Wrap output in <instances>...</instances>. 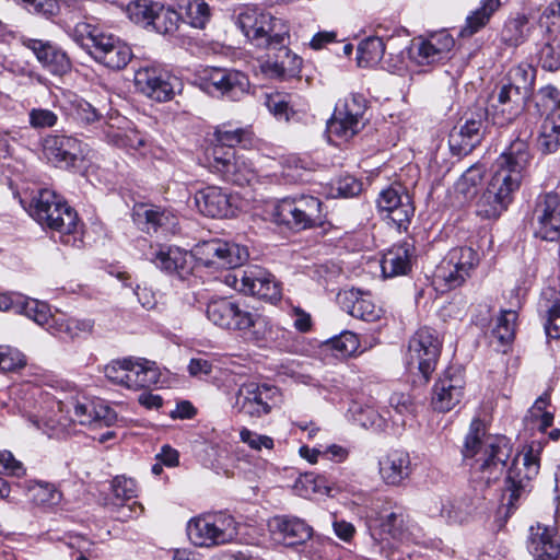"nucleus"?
<instances>
[{"label":"nucleus","instance_id":"bf43d9fd","mask_svg":"<svg viewBox=\"0 0 560 560\" xmlns=\"http://www.w3.org/2000/svg\"><path fill=\"white\" fill-rule=\"evenodd\" d=\"M186 15L192 27L202 30L210 19L209 5L202 0H189Z\"/></svg>","mask_w":560,"mask_h":560},{"label":"nucleus","instance_id":"f03ea898","mask_svg":"<svg viewBox=\"0 0 560 560\" xmlns=\"http://www.w3.org/2000/svg\"><path fill=\"white\" fill-rule=\"evenodd\" d=\"M30 213L40 225L59 233L61 243L73 247L82 244L77 212L55 191L40 189L32 199Z\"/></svg>","mask_w":560,"mask_h":560},{"label":"nucleus","instance_id":"6e6552de","mask_svg":"<svg viewBox=\"0 0 560 560\" xmlns=\"http://www.w3.org/2000/svg\"><path fill=\"white\" fill-rule=\"evenodd\" d=\"M192 254L200 265L215 270L236 269L249 258L246 246L220 238L197 244Z\"/></svg>","mask_w":560,"mask_h":560},{"label":"nucleus","instance_id":"13d9d810","mask_svg":"<svg viewBox=\"0 0 560 560\" xmlns=\"http://www.w3.org/2000/svg\"><path fill=\"white\" fill-rule=\"evenodd\" d=\"M336 108L339 110V116L348 117L360 125L366 109L365 98L360 94H354L339 103Z\"/></svg>","mask_w":560,"mask_h":560},{"label":"nucleus","instance_id":"c85d7f7f","mask_svg":"<svg viewBox=\"0 0 560 560\" xmlns=\"http://www.w3.org/2000/svg\"><path fill=\"white\" fill-rule=\"evenodd\" d=\"M145 257L159 269L170 275H182L188 269V253L176 246L151 245Z\"/></svg>","mask_w":560,"mask_h":560},{"label":"nucleus","instance_id":"c756f323","mask_svg":"<svg viewBox=\"0 0 560 560\" xmlns=\"http://www.w3.org/2000/svg\"><path fill=\"white\" fill-rule=\"evenodd\" d=\"M340 303L348 314L365 322H376L383 314V310L373 302L371 294L358 289L345 291L340 295Z\"/></svg>","mask_w":560,"mask_h":560},{"label":"nucleus","instance_id":"4468645a","mask_svg":"<svg viewBox=\"0 0 560 560\" xmlns=\"http://www.w3.org/2000/svg\"><path fill=\"white\" fill-rule=\"evenodd\" d=\"M96 61L110 69L125 68L132 58L131 48L116 37H74Z\"/></svg>","mask_w":560,"mask_h":560},{"label":"nucleus","instance_id":"f3484780","mask_svg":"<svg viewBox=\"0 0 560 560\" xmlns=\"http://www.w3.org/2000/svg\"><path fill=\"white\" fill-rule=\"evenodd\" d=\"M376 206L398 229H406L415 213L410 195L397 183L381 190Z\"/></svg>","mask_w":560,"mask_h":560},{"label":"nucleus","instance_id":"3c124183","mask_svg":"<svg viewBox=\"0 0 560 560\" xmlns=\"http://www.w3.org/2000/svg\"><path fill=\"white\" fill-rule=\"evenodd\" d=\"M549 406L550 397L549 395L545 394L537 398L529 409V415L532 419L537 423L538 430L540 432H546V430H548V428H550L553 422V412L549 410Z\"/></svg>","mask_w":560,"mask_h":560},{"label":"nucleus","instance_id":"f8f14e48","mask_svg":"<svg viewBox=\"0 0 560 560\" xmlns=\"http://www.w3.org/2000/svg\"><path fill=\"white\" fill-rule=\"evenodd\" d=\"M248 39L250 45H254L253 40L265 43L268 59L261 63V71L267 77L283 80L300 71L302 60L283 43L284 37H248Z\"/></svg>","mask_w":560,"mask_h":560},{"label":"nucleus","instance_id":"69168bd1","mask_svg":"<svg viewBox=\"0 0 560 560\" xmlns=\"http://www.w3.org/2000/svg\"><path fill=\"white\" fill-rule=\"evenodd\" d=\"M539 26L548 35L560 34V0L552 1L539 18Z\"/></svg>","mask_w":560,"mask_h":560},{"label":"nucleus","instance_id":"5fc2aeb1","mask_svg":"<svg viewBox=\"0 0 560 560\" xmlns=\"http://www.w3.org/2000/svg\"><path fill=\"white\" fill-rule=\"evenodd\" d=\"M328 346L334 354L339 358H346L353 354L359 348V339L351 331H342L339 336L331 338Z\"/></svg>","mask_w":560,"mask_h":560},{"label":"nucleus","instance_id":"79ce46f5","mask_svg":"<svg viewBox=\"0 0 560 560\" xmlns=\"http://www.w3.org/2000/svg\"><path fill=\"white\" fill-rule=\"evenodd\" d=\"M385 51L383 37H364L357 48V60L360 67L377 63Z\"/></svg>","mask_w":560,"mask_h":560},{"label":"nucleus","instance_id":"a18cd8bd","mask_svg":"<svg viewBox=\"0 0 560 560\" xmlns=\"http://www.w3.org/2000/svg\"><path fill=\"white\" fill-rule=\"evenodd\" d=\"M447 258H450V264H452V266H455L460 271L467 272L469 277L471 276V271L480 261L479 254L470 246H462L451 249L447 254Z\"/></svg>","mask_w":560,"mask_h":560},{"label":"nucleus","instance_id":"ddd939ff","mask_svg":"<svg viewBox=\"0 0 560 560\" xmlns=\"http://www.w3.org/2000/svg\"><path fill=\"white\" fill-rule=\"evenodd\" d=\"M535 442H532L528 446V451L523 456V467L525 469L522 474V469L514 462L512 467L509 469L506 477V487L502 494V506L506 509V515L517 508L518 500L527 492L529 481L538 474L539 459L535 452Z\"/></svg>","mask_w":560,"mask_h":560},{"label":"nucleus","instance_id":"7c9ffc66","mask_svg":"<svg viewBox=\"0 0 560 560\" xmlns=\"http://www.w3.org/2000/svg\"><path fill=\"white\" fill-rule=\"evenodd\" d=\"M133 221L147 233H156L159 230L174 233L178 223L171 211L144 205L135 207Z\"/></svg>","mask_w":560,"mask_h":560},{"label":"nucleus","instance_id":"dca6fc26","mask_svg":"<svg viewBox=\"0 0 560 560\" xmlns=\"http://www.w3.org/2000/svg\"><path fill=\"white\" fill-rule=\"evenodd\" d=\"M201 80L202 88L208 93L215 96H226L232 101L238 100L249 88L247 75L241 71L232 69H206Z\"/></svg>","mask_w":560,"mask_h":560},{"label":"nucleus","instance_id":"b1692460","mask_svg":"<svg viewBox=\"0 0 560 560\" xmlns=\"http://www.w3.org/2000/svg\"><path fill=\"white\" fill-rule=\"evenodd\" d=\"M413 466L405 450H390L378 460V474L387 486H402L412 475Z\"/></svg>","mask_w":560,"mask_h":560},{"label":"nucleus","instance_id":"20e7f679","mask_svg":"<svg viewBox=\"0 0 560 560\" xmlns=\"http://www.w3.org/2000/svg\"><path fill=\"white\" fill-rule=\"evenodd\" d=\"M532 160L529 144L525 140L515 139L494 161L493 174L488 185L513 201L528 173Z\"/></svg>","mask_w":560,"mask_h":560},{"label":"nucleus","instance_id":"c03bdc74","mask_svg":"<svg viewBox=\"0 0 560 560\" xmlns=\"http://www.w3.org/2000/svg\"><path fill=\"white\" fill-rule=\"evenodd\" d=\"M179 22L180 16L175 10L159 3L151 26L160 35H172L178 30Z\"/></svg>","mask_w":560,"mask_h":560},{"label":"nucleus","instance_id":"de8ad7c7","mask_svg":"<svg viewBox=\"0 0 560 560\" xmlns=\"http://www.w3.org/2000/svg\"><path fill=\"white\" fill-rule=\"evenodd\" d=\"M485 175L483 165L475 164L470 166L457 180L456 191L463 195L465 199H470L476 195L477 187Z\"/></svg>","mask_w":560,"mask_h":560},{"label":"nucleus","instance_id":"1a4fd4ad","mask_svg":"<svg viewBox=\"0 0 560 560\" xmlns=\"http://www.w3.org/2000/svg\"><path fill=\"white\" fill-rule=\"evenodd\" d=\"M441 348L442 341L436 330L429 327L418 329L408 343V368L417 370L428 381L436 368Z\"/></svg>","mask_w":560,"mask_h":560},{"label":"nucleus","instance_id":"2eb2a0df","mask_svg":"<svg viewBox=\"0 0 560 560\" xmlns=\"http://www.w3.org/2000/svg\"><path fill=\"white\" fill-rule=\"evenodd\" d=\"M278 394V388L268 384H243L237 389L234 409L244 416L260 418L271 411Z\"/></svg>","mask_w":560,"mask_h":560},{"label":"nucleus","instance_id":"cd10ccee","mask_svg":"<svg viewBox=\"0 0 560 560\" xmlns=\"http://www.w3.org/2000/svg\"><path fill=\"white\" fill-rule=\"evenodd\" d=\"M483 120L482 116L478 118H468L464 125L455 127L448 137V145L453 154L467 155L482 139Z\"/></svg>","mask_w":560,"mask_h":560},{"label":"nucleus","instance_id":"e2e57ef3","mask_svg":"<svg viewBox=\"0 0 560 560\" xmlns=\"http://www.w3.org/2000/svg\"><path fill=\"white\" fill-rule=\"evenodd\" d=\"M108 139L117 147L129 148L133 150H139L140 148L145 145V137L142 136L137 130H127L125 132H120L119 130L112 131L108 133Z\"/></svg>","mask_w":560,"mask_h":560},{"label":"nucleus","instance_id":"c9c22d12","mask_svg":"<svg viewBox=\"0 0 560 560\" xmlns=\"http://www.w3.org/2000/svg\"><path fill=\"white\" fill-rule=\"evenodd\" d=\"M412 246L409 243L394 245L381 259L382 273L385 278L407 275L411 269Z\"/></svg>","mask_w":560,"mask_h":560},{"label":"nucleus","instance_id":"4be33fe9","mask_svg":"<svg viewBox=\"0 0 560 560\" xmlns=\"http://www.w3.org/2000/svg\"><path fill=\"white\" fill-rule=\"evenodd\" d=\"M135 85L140 93L156 102H167L174 96V88L170 77L154 67L137 70Z\"/></svg>","mask_w":560,"mask_h":560},{"label":"nucleus","instance_id":"774afa93","mask_svg":"<svg viewBox=\"0 0 560 560\" xmlns=\"http://www.w3.org/2000/svg\"><path fill=\"white\" fill-rule=\"evenodd\" d=\"M381 528L394 539H402L406 520L401 511L390 512L381 520Z\"/></svg>","mask_w":560,"mask_h":560},{"label":"nucleus","instance_id":"72a5a7b5","mask_svg":"<svg viewBox=\"0 0 560 560\" xmlns=\"http://www.w3.org/2000/svg\"><path fill=\"white\" fill-rule=\"evenodd\" d=\"M160 372L155 362L143 358H129L125 387L132 390L148 388L158 384Z\"/></svg>","mask_w":560,"mask_h":560},{"label":"nucleus","instance_id":"f257e3e1","mask_svg":"<svg viewBox=\"0 0 560 560\" xmlns=\"http://www.w3.org/2000/svg\"><path fill=\"white\" fill-rule=\"evenodd\" d=\"M512 447L504 436H485L482 422L475 419L465 439L463 455L475 458L470 465L480 479L489 485L504 471Z\"/></svg>","mask_w":560,"mask_h":560},{"label":"nucleus","instance_id":"37998d69","mask_svg":"<svg viewBox=\"0 0 560 560\" xmlns=\"http://www.w3.org/2000/svg\"><path fill=\"white\" fill-rule=\"evenodd\" d=\"M517 313L513 310L501 311L492 329V336L502 345H510L515 337Z\"/></svg>","mask_w":560,"mask_h":560},{"label":"nucleus","instance_id":"ea45409f","mask_svg":"<svg viewBox=\"0 0 560 560\" xmlns=\"http://www.w3.org/2000/svg\"><path fill=\"white\" fill-rule=\"evenodd\" d=\"M252 141V132L245 128H228L222 126L214 131V142L209 148L220 147L223 151L235 150V145H246Z\"/></svg>","mask_w":560,"mask_h":560},{"label":"nucleus","instance_id":"052dcab7","mask_svg":"<svg viewBox=\"0 0 560 560\" xmlns=\"http://www.w3.org/2000/svg\"><path fill=\"white\" fill-rule=\"evenodd\" d=\"M30 491L33 501L38 505H55L61 499V493L55 486L47 482H37Z\"/></svg>","mask_w":560,"mask_h":560},{"label":"nucleus","instance_id":"6e6d98bb","mask_svg":"<svg viewBox=\"0 0 560 560\" xmlns=\"http://www.w3.org/2000/svg\"><path fill=\"white\" fill-rule=\"evenodd\" d=\"M535 105L540 115H547L560 105V90L552 84H547L537 90Z\"/></svg>","mask_w":560,"mask_h":560},{"label":"nucleus","instance_id":"0eeeda50","mask_svg":"<svg viewBox=\"0 0 560 560\" xmlns=\"http://www.w3.org/2000/svg\"><path fill=\"white\" fill-rule=\"evenodd\" d=\"M206 156L211 172L228 183L245 186L256 179L257 175L253 163L237 150L223 151L220 147L208 148Z\"/></svg>","mask_w":560,"mask_h":560},{"label":"nucleus","instance_id":"39448f33","mask_svg":"<svg viewBox=\"0 0 560 560\" xmlns=\"http://www.w3.org/2000/svg\"><path fill=\"white\" fill-rule=\"evenodd\" d=\"M273 217L278 223L291 229L306 230L322 225L325 214L317 197L299 195L281 199L275 208Z\"/></svg>","mask_w":560,"mask_h":560},{"label":"nucleus","instance_id":"bb28decb","mask_svg":"<svg viewBox=\"0 0 560 560\" xmlns=\"http://www.w3.org/2000/svg\"><path fill=\"white\" fill-rule=\"evenodd\" d=\"M453 45V37H413L409 56L418 65H431L445 58Z\"/></svg>","mask_w":560,"mask_h":560},{"label":"nucleus","instance_id":"a878e982","mask_svg":"<svg viewBox=\"0 0 560 560\" xmlns=\"http://www.w3.org/2000/svg\"><path fill=\"white\" fill-rule=\"evenodd\" d=\"M527 548L537 560H557L560 556V537L552 526H530Z\"/></svg>","mask_w":560,"mask_h":560},{"label":"nucleus","instance_id":"a211bd4d","mask_svg":"<svg viewBox=\"0 0 560 560\" xmlns=\"http://www.w3.org/2000/svg\"><path fill=\"white\" fill-rule=\"evenodd\" d=\"M236 25L244 35H289L284 20L256 5H244L236 16Z\"/></svg>","mask_w":560,"mask_h":560},{"label":"nucleus","instance_id":"8fccbe9b","mask_svg":"<svg viewBox=\"0 0 560 560\" xmlns=\"http://www.w3.org/2000/svg\"><path fill=\"white\" fill-rule=\"evenodd\" d=\"M467 278H469L468 273L460 271L455 266H452L447 256L438 267L435 272V279L450 290L460 287Z\"/></svg>","mask_w":560,"mask_h":560},{"label":"nucleus","instance_id":"09e8293b","mask_svg":"<svg viewBox=\"0 0 560 560\" xmlns=\"http://www.w3.org/2000/svg\"><path fill=\"white\" fill-rule=\"evenodd\" d=\"M389 406L397 415V417L392 416V421L397 427L405 425L406 418L413 416L416 411V405L407 393H393L389 397Z\"/></svg>","mask_w":560,"mask_h":560},{"label":"nucleus","instance_id":"0e129e2a","mask_svg":"<svg viewBox=\"0 0 560 560\" xmlns=\"http://www.w3.org/2000/svg\"><path fill=\"white\" fill-rule=\"evenodd\" d=\"M24 354L10 346H0V372H12L24 368Z\"/></svg>","mask_w":560,"mask_h":560},{"label":"nucleus","instance_id":"f704fd0d","mask_svg":"<svg viewBox=\"0 0 560 560\" xmlns=\"http://www.w3.org/2000/svg\"><path fill=\"white\" fill-rule=\"evenodd\" d=\"M24 45L32 49L37 60L54 73L65 72L70 67V61L66 52L52 46L48 42L38 38L28 37Z\"/></svg>","mask_w":560,"mask_h":560},{"label":"nucleus","instance_id":"a19ab883","mask_svg":"<svg viewBox=\"0 0 560 560\" xmlns=\"http://www.w3.org/2000/svg\"><path fill=\"white\" fill-rule=\"evenodd\" d=\"M15 313L25 315L27 318L34 320L37 325L45 327L46 329L51 323V318L55 316L50 314L48 304L35 299L26 298L23 294H21V300L19 301Z\"/></svg>","mask_w":560,"mask_h":560},{"label":"nucleus","instance_id":"9b49d317","mask_svg":"<svg viewBox=\"0 0 560 560\" xmlns=\"http://www.w3.org/2000/svg\"><path fill=\"white\" fill-rule=\"evenodd\" d=\"M526 96L515 83L502 84L489 97L487 116L493 125L504 127L514 122L524 112Z\"/></svg>","mask_w":560,"mask_h":560},{"label":"nucleus","instance_id":"393cba45","mask_svg":"<svg viewBox=\"0 0 560 560\" xmlns=\"http://www.w3.org/2000/svg\"><path fill=\"white\" fill-rule=\"evenodd\" d=\"M46 158L60 167L73 166L83 155L82 143L70 136L51 135L44 140Z\"/></svg>","mask_w":560,"mask_h":560},{"label":"nucleus","instance_id":"5701e85b","mask_svg":"<svg viewBox=\"0 0 560 560\" xmlns=\"http://www.w3.org/2000/svg\"><path fill=\"white\" fill-rule=\"evenodd\" d=\"M198 210L210 218H230L236 212L233 197L217 186H209L195 194Z\"/></svg>","mask_w":560,"mask_h":560},{"label":"nucleus","instance_id":"aec40b11","mask_svg":"<svg viewBox=\"0 0 560 560\" xmlns=\"http://www.w3.org/2000/svg\"><path fill=\"white\" fill-rule=\"evenodd\" d=\"M465 378L460 369L450 368L434 384L431 404L434 410L447 412L457 406L464 396Z\"/></svg>","mask_w":560,"mask_h":560},{"label":"nucleus","instance_id":"6ab92c4d","mask_svg":"<svg viewBox=\"0 0 560 560\" xmlns=\"http://www.w3.org/2000/svg\"><path fill=\"white\" fill-rule=\"evenodd\" d=\"M70 421L81 425L102 428L112 427L118 421L117 412L103 400L81 398L67 405Z\"/></svg>","mask_w":560,"mask_h":560},{"label":"nucleus","instance_id":"e433bc0d","mask_svg":"<svg viewBox=\"0 0 560 560\" xmlns=\"http://www.w3.org/2000/svg\"><path fill=\"white\" fill-rule=\"evenodd\" d=\"M112 491L114 497L118 503H114V505L118 506L119 510V520L126 521L129 517H132L133 514L138 515L142 512V506L137 502H133L131 505L125 508L124 502L129 501L137 497L138 487L133 479L126 478L124 476H117L112 481Z\"/></svg>","mask_w":560,"mask_h":560},{"label":"nucleus","instance_id":"473e14b6","mask_svg":"<svg viewBox=\"0 0 560 560\" xmlns=\"http://www.w3.org/2000/svg\"><path fill=\"white\" fill-rule=\"evenodd\" d=\"M269 527L288 546L304 544L312 537V528L298 517H273Z\"/></svg>","mask_w":560,"mask_h":560},{"label":"nucleus","instance_id":"864d4df0","mask_svg":"<svg viewBox=\"0 0 560 560\" xmlns=\"http://www.w3.org/2000/svg\"><path fill=\"white\" fill-rule=\"evenodd\" d=\"M537 145L544 154L558 151L560 148V128L553 125L552 121H544Z\"/></svg>","mask_w":560,"mask_h":560},{"label":"nucleus","instance_id":"58836bf2","mask_svg":"<svg viewBox=\"0 0 560 560\" xmlns=\"http://www.w3.org/2000/svg\"><path fill=\"white\" fill-rule=\"evenodd\" d=\"M501 4V0H481L479 7L467 15L465 26L459 35H474L481 32Z\"/></svg>","mask_w":560,"mask_h":560},{"label":"nucleus","instance_id":"423d86ee","mask_svg":"<svg viewBox=\"0 0 560 560\" xmlns=\"http://www.w3.org/2000/svg\"><path fill=\"white\" fill-rule=\"evenodd\" d=\"M189 540L198 547H214L232 541L237 536V524L225 513L202 515L187 524Z\"/></svg>","mask_w":560,"mask_h":560},{"label":"nucleus","instance_id":"680f3d73","mask_svg":"<svg viewBox=\"0 0 560 560\" xmlns=\"http://www.w3.org/2000/svg\"><path fill=\"white\" fill-rule=\"evenodd\" d=\"M59 116L52 109L34 107L28 112V124L33 129L52 128L57 125Z\"/></svg>","mask_w":560,"mask_h":560},{"label":"nucleus","instance_id":"4c0bfd02","mask_svg":"<svg viewBox=\"0 0 560 560\" xmlns=\"http://www.w3.org/2000/svg\"><path fill=\"white\" fill-rule=\"evenodd\" d=\"M512 200L490 185L476 201V214L483 220H497L509 208Z\"/></svg>","mask_w":560,"mask_h":560},{"label":"nucleus","instance_id":"412c9836","mask_svg":"<svg viewBox=\"0 0 560 560\" xmlns=\"http://www.w3.org/2000/svg\"><path fill=\"white\" fill-rule=\"evenodd\" d=\"M536 235L545 241L560 238V196L550 191L538 197L535 211Z\"/></svg>","mask_w":560,"mask_h":560},{"label":"nucleus","instance_id":"4d7b16f0","mask_svg":"<svg viewBox=\"0 0 560 560\" xmlns=\"http://www.w3.org/2000/svg\"><path fill=\"white\" fill-rule=\"evenodd\" d=\"M539 60L546 70L556 71L560 68V37H549L539 50Z\"/></svg>","mask_w":560,"mask_h":560},{"label":"nucleus","instance_id":"7ed1b4c3","mask_svg":"<svg viewBox=\"0 0 560 560\" xmlns=\"http://www.w3.org/2000/svg\"><path fill=\"white\" fill-rule=\"evenodd\" d=\"M206 315L219 328L250 332L257 341L272 339V325L269 319L252 312L238 301L229 298L212 299L207 304Z\"/></svg>","mask_w":560,"mask_h":560},{"label":"nucleus","instance_id":"338daca9","mask_svg":"<svg viewBox=\"0 0 560 560\" xmlns=\"http://www.w3.org/2000/svg\"><path fill=\"white\" fill-rule=\"evenodd\" d=\"M265 105L276 118L289 120L292 108L289 105L288 95L282 93L267 94Z\"/></svg>","mask_w":560,"mask_h":560},{"label":"nucleus","instance_id":"2f4dec72","mask_svg":"<svg viewBox=\"0 0 560 560\" xmlns=\"http://www.w3.org/2000/svg\"><path fill=\"white\" fill-rule=\"evenodd\" d=\"M94 325L95 323L92 318H80L59 314L51 318L47 331L63 340H75L92 335Z\"/></svg>","mask_w":560,"mask_h":560},{"label":"nucleus","instance_id":"9d476101","mask_svg":"<svg viewBox=\"0 0 560 560\" xmlns=\"http://www.w3.org/2000/svg\"><path fill=\"white\" fill-rule=\"evenodd\" d=\"M224 282L234 290L261 300L275 302L281 298L280 284L275 277L260 267L254 266L238 272H229Z\"/></svg>","mask_w":560,"mask_h":560},{"label":"nucleus","instance_id":"603ef678","mask_svg":"<svg viewBox=\"0 0 560 560\" xmlns=\"http://www.w3.org/2000/svg\"><path fill=\"white\" fill-rule=\"evenodd\" d=\"M359 126L354 120L339 116V110L336 108L334 116L327 122V132L330 137L335 136L347 140L359 131Z\"/></svg>","mask_w":560,"mask_h":560},{"label":"nucleus","instance_id":"49530a36","mask_svg":"<svg viewBox=\"0 0 560 560\" xmlns=\"http://www.w3.org/2000/svg\"><path fill=\"white\" fill-rule=\"evenodd\" d=\"M158 5L151 0H133L127 4L126 13L133 23L150 26Z\"/></svg>","mask_w":560,"mask_h":560}]
</instances>
